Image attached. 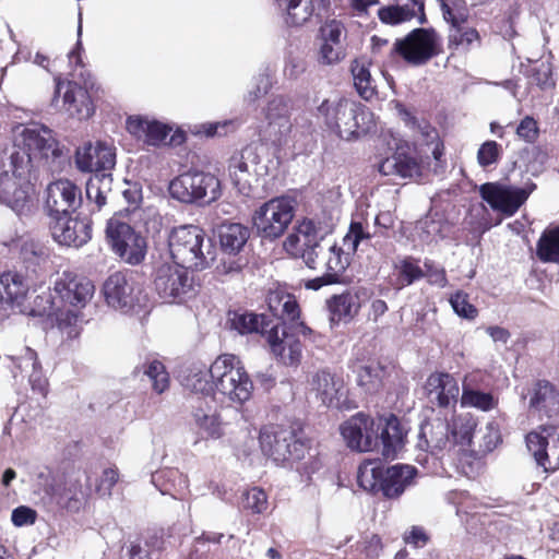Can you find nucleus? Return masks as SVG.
I'll return each instance as SVG.
<instances>
[{"mask_svg": "<svg viewBox=\"0 0 559 559\" xmlns=\"http://www.w3.org/2000/svg\"><path fill=\"white\" fill-rule=\"evenodd\" d=\"M53 294L52 300L49 296H37L36 308L32 313L51 318L68 337L78 336L86 322L81 309L91 302L95 294L93 282L83 275L64 271L53 283Z\"/></svg>", "mask_w": 559, "mask_h": 559, "instance_id": "obj_1", "label": "nucleus"}, {"mask_svg": "<svg viewBox=\"0 0 559 559\" xmlns=\"http://www.w3.org/2000/svg\"><path fill=\"white\" fill-rule=\"evenodd\" d=\"M12 141V146L0 153V163L5 168L8 162L11 171L20 177L29 175L37 164L56 163L64 157L53 131L38 122L15 126Z\"/></svg>", "mask_w": 559, "mask_h": 559, "instance_id": "obj_2", "label": "nucleus"}, {"mask_svg": "<svg viewBox=\"0 0 559 559\" xmlns=\"http://www.w3.org/2000/svg\"><path fill=\"white\" fill-rule=\"evenodd\" d=\"M348 449L372 452L381 448L385 459H394L404 447L405 431L395 415L372 417L365 413L350 416L340 426Z\"/></svg>", "mask_w": 559, "mask_h": 559, "instance_id": "obj_3", "label": "nucleus"}, {"mask_svg": "<svg viewBox=\"0 0 559 559\" xmlns=\"http://www.w3.org/2000/svg\"><path fill=\"white\" fill-rule=\"evenodd\" d=\"M317 117L346 141L358 139L376 128L373 114L366 106L345 97L324 99L317 108Z\"/></svg>", "mask_w": 559, "mask_h": 559, "instance_id": "obj_4", "label": "nucleus"}, {"mask_svg": "<svg viewBox=\"0 0 559 559\" xmlns=\"http://www.w3.org/2000/svg\"><path fill=\"white\" fill-rule=\"evenodd\" d=\"M209 372L216 394L237 405H242L251 399L253 382L238 356L219 355L210 366Z\"/></svg>", "mask_w": 559, "mask_h": 559, "instance_id": "obj_5", "label": "nucleus"}, {"mask_svg": "<svg viewBox=\"0 0 559 559\" xmlns=\"http://www.w3.org/2000/svg\"><path fill=\"white\" fill-rule=\"evenodd\" d=\"M169 253L175 263L194 270H204L214 260L212 242L195 225H182L171 229L168 236Z\"/></svg>", "mask_w": 559, "mask_h": 559, "instance_id": "obj_6", "label": "nucleus"}, {"mask_svg": "<svg viewBox=\"0 0 559 559\" xmlns=\"http://www.w3.org/2000/svg\"><path fill=\"white\" fill-rule=\"evenodd\" d=\"M173 199L182 203H211L222 194L219 179L204 171H187L174 178L168 186Z\"/></svg>", "mask_w": 559, "mask_h": 559, "instance_id": "obj_7", "label": "nucleus"}, {"mask_svg": "<svg viewBox=\"0 0 559 559\" xmlns=\"http://www.w3.org/2000/svg\"><path fill=\"white\" fill-rule=\"evenodd\" d=\"M295 216V201L288 197H277L263 203L252 216L253 227L264 239L280 238Z\"/></svg>", "mask_w": 559, "mask_h": 559, "instance_id": "obj_8", "label": "nucleus"}, {"mask_svg": "<svg viewBox=\"0 0 559 559\" xmlns=\"http://www.w3.org/2000/svg\"><path fill=\"white\" fill-rule=\"evenodd\" d=\"M259 439L262 452L276 464L299 461L307 452L305 442L290 429L277 426L264 427Z\"/></svg>", "mask_w": 559, "mask_h": 559, "instance_id": "obj_9", "label": "nucleus"}, {"mask_svg": "<svg viewBox=\"0 0 559 559\" xmlns=\"http://www.w3.org/2000/svg\"><path fill=\"white\" fill-rule=\"evenodd\" d=\"M106 237L112 251L124 262L136 265L144 260L146 240L128 223L117 217L110 218L106 226Z\"/></svg>", "mask_w": 559, "mask_h": 559, "instance_id": "obj_10", "label": "nucleus"}, {"mask_svg": "<svg viewBox=\"0 0 559 559\" xmlns=\"http://www.w3.org/2000/svg\"><path fill=\"white\" fill-rule=\"evenodd\" d=\"M103 293L108 306L122 312L142 308L147 301L142 285L122 272H116L105 281Z\"/></svg>", "mask_w": 559, "mask_h": 559, "instance_id": "obj_11", "label": "nucleus"}, {"mask_svg": "<svg viewBox=\"0 0 559 559\" xmlns=\"http://www.w3.org/2000/svg\"><path fill=\"white\" fill-rule=\"evenodd\" d=\"M393 51L412 66H423L440 52V37L433 28H415L396 39Z\"/></svg>", "mask_w": 559, "mask_h": 559, "instance_id": "obj_12", "label": "nucleus"}, {"mask_svg": "<svg viewBox=\"0 0 559 559\" xmlns=\"http://www.w3.org/2000/svg\"><path fill=\"white\" fill-rule=\"evenodd\" d=\"M535 189L534 182H527L521 188L500 182H487L480 186L479 192L493 211L512 216Z\"/></svg>", "mask_w": 559, "mask_h": 559, "instance_id": "obj_13", "label": "nucleus"}, {"mask_svg": "<svg viewBox=\"0 0 559 559\" xmlns=\"http://www.w3.org/2000/svg\"><path fill=\"white\" fill-rule=\"evenodd\" d=\"M189 267L181 264H162L156 270L154 287L160 298L167 301H182L194 293L193 278Z\"/></svg>", "mask_w": 559, "mask_h": 559, "instance_id": "obj_14", "label": "nucleus"}, {"mask_svg": "<svg viewBox=\"0 0 559 559\" xmlns=\"http://www.w3.org/2000/svg\"><path fill=\"white\" fill-rule=\"evenodd\" d=\"M369 238L370 234L365 230L364 226L360 223L353 222L348 233L343 238V245L347 249V252H344L343 248L335 243H329L323 262L324 273H326L331 280L338 282L340 276L349 265L350 252L356 251L361 240Z\"/></svg>", "mask_w": 559, "mask_h": 559, "instance_id": "obj_15", "label": "nucleus"}, {"mask_svg": "<svg viewBox=\"0 0 559 559\" xmlns=\"http://www.w3.org/2000/svg\"><path fill=\"white\" fill-rule=\"evenodd\" d=\"M526 445L545 472L559 469V426H544L526 435Z\"/></svg>", "mask_w": 559, "mask_h": 559, "instance_id": "obj_16", "label": "nucleus"}, {"mask_svg": "<svg viewBox=\"0 0 559 559\" xmlns=\"http://www.w3.org/2000/svg\"><path fill=\"white\" fill-rule=\"evenodd\" d=\"M309 392L326 407H347L348 390L344 380L326 369L318 370L311 374Z\"/></svg>", "mask_w": 559, "mask_h": 559, "instance_id": "obj_17", "label": "nucleus"}, {"mask_svg": "<svg viewBox=\"0 0 559 559\" xmlns=\"http://www.w3.org/2000/svg\"><path fill=\"white\" fill-rule=\"evenodd\" d=\"M27 175L17 176L11 169H4L0 175V201L22 215L33 209V187Z\"/></svg>", "mask_w": 559, "mask_h": 559, "instance_id": "obj_18", "label": "nucleus"}, {"mask_svg": "<svg viewBox=\"0 0 559 559\" xmlns=\"http://www.w3.org/2000/svg\"><path fill=\"white\" fill-rule=\"evenodd\" d=\"M442 16L450 24L448 36L450 48L469 49L480 43V36L476 28L467 25L468 14L464 9H456L448 0H439Z\"/></svg>", "mask_w": 559, "mask_h": 559, "instance_id": "obj_19", "label": "nucleus"}, {"mask_svg": "<svg viewBox=\"0 0 559 559\" xmlns=\"http://www.w3.org/2000/svg\"><path fill=\"white\" fill-rule=\"evenodd\" d=\"M39 488L47 503L56 504L69 511H78L81 507L83 492L78 481H66L61 477L40 475Z\"/></svg>", "mask_w": 559, "mask_h": 559, "instance_id": "obj_20", "label": "nucleus"}, {"mask_svg": "<svg viewBox=\"0 0 559 559\" xmlns=\"http://www.w3.org/2000/svg\"><path fill=\"white\" fill-rule=\"evenodd\" d=\"M75 165L83 173L102 174L116 165L115 147L107 142L86 143L75 153Z\"/></svg>", "mask_w": 559, "mask_h": 559, "instance_id": "obj_21", "label": "nucleus"}, {"mask_svg": "<svg viewBox=\"0 0 559 559\" xmlns=\"http://www.w3.org/2000/svg\"><path fill=\"white\" fill-rule=\"evenodd\" d=\"M56 90L52 102H57L63 91L62 104L64 110L79 120L88 119L94 114V106L86 88L73 81L55 79Z\"/></svg>", "mask_w": 559, "mask_h": 559, "instance_id": "obj_22", "label": "nucleus"}, {"mask_svg": "<svg viewBox=\"0 0 559 559\" xmlns=\"http://www.w3.org/2000/svg\"><path fill=\"white\" fill-rule=\"evenodd\" d=\"M46 193V207L53 216L68 215L79 209L82 203L80 188L69 179L51 182Z\"/></svg>", "mask_w": 559, "mask_h": 559, "instance_id": "obj_23", "label": "nucleus"}, {"mask_svg": "<svg viewBox=\"0 0 559 559\" xmlns=\"http://www.w3.org/2000/svg\"><path fill=\"white\" fill-rule=\"evenodd\" d=\"M267 344L275 358L285 366L297 367L302 358L299 337L285 328L273 326L266 335Z\"/></svg>", "mask_w": 559, "mask_h": 559, "instance_id": "obj_24", "label": "nucleus"}, {"mask_svg": "<svg viewBox=\"0 0 559 559\" xmlns=\"http://www.w3.org/2000/svg\"><path fill=\"white\" fill-rule=\"evenodd\" d=\"M53 239L67 247H82L92 237V228L88 221L68 215L56 216L52 226Z\"/></svg>", "mask_w": 559, "mask_h": 559, "instance_id": "obj_25", "label": "nucleus"}, {"mask_svg": "<svg viewBox=\"0 0 559 559\" xmlns=\"http://www.w3.org/2000/svg\"><path fill=\"white\" fill-rule=\"evenodd\" d=\"M381 23L396 26L416 20L418 24L427 22L425 0H394L393 4L381 7L378 10Z\"/></svg>", "mask_w": 559, "mask_h": 559, "instance_id": "obj_26", "label": "nucleus"}, {"mask_svg": "<svg viewBox=\"0 0 559 559\" xmlns=\"http://www.w3.org/2000/svg\"><path fill=\"white\" fill-rule=\"evenodd\" d=\"M522 397L528 399L530 413L537 414L539 418L551 417L559 411V392L546 380L534 382Z\"/></svg>", "mask_w": 559, "mask_h": 559, "instance_id": "obj_27", "label": "nucleus"}, {"mask_svg": "<svg viewBox=\"0 0 559 559\" xmlns=\"http://www.w3.org/2000/svg\"><path fill=\"white\" fill-rule=\"evenodd\" d=\"M259 162V154L253 146H247L230 157L228 174L233 185L240 193L248 194L250 192V179L257 173L255 166Z\"/></svg>", "mask_w": 559, "mask_h": 559, "instance_id": "obj_28", "label": "nucleus"}, {"mask_svg": "<svg viewBox=\"0 0 559 559\" xmlns=\"http://www.w3.org/2000/svg\"><path fill=\"white\" fill-rule=\"evenodd\" d=\"M425 390L429 401L440 408H454L460 388L455 378L447 372L431 373L426 381Z\"/></svg>", "mask_w": 559, "mask_h": 559, "instance_id": "obj_29", "label": "nucleus"}, {"mask_svg": "<svg viewBox=\"0 0 559 559\" xmlns=\"http://www.w3.org/2000/svg\"><path fill=\"white\" fill-rule=\"evenodd\" d=\"M320 234H323L321 223L312 218H302L285 238L283 248L293 258H300L308 247L320 238Z\"/></svg>", "mask_w": 559, "mask_h": 559, "instance_id": "obj_30", "label": "nucleus"}, {"mask_svg": "<svg viewBox=\"0 0 559 559\" xmlns=\"http://www.w3.org/2000/svg\"><path fill=\"white\" fill-rule=\"evenodd\" d=\"M127 130L139 141L152 146L166 143L171 127L160 121L142 116H131L127 119Z\"/></svg>", "mask_w": 559, "mask_h": 559, "instance_id": "obj_31", "label": "nucleus"}, {"mask_svg": "<svg viewBox=\"0 0 559 559\" xmlns=\"http://www.w3.org/2000/svg\"><path fill=\"white\" fill-rule=\"evenodd\" d=\"M153 485L162 495L183 500L189 491V479L177 468H165L152 475Z\"/></svg>", "mask_w": 559, "mask_h": 559, "instance_id": "obj_32", "label": "nucleus"}, {"mask_svg": "<svg viewBox=\"0 0 559 559\" xmlns=\"http://www.w3.org/2000/svg\"><path fill=\"white\" fill-rule=\"evenodd\" d=\"M288 102L283 96L273 97L266 107L265 118L269 122V132L280 143L292 131V123L288 116Z\"/></svg>", "mask_w": 559, "mask_h": 559, "instance_id": "obj_33", "label": "nucleus"}, {"mask_svg": "<svg viewBox=\"0 0 559 559\" xmlns=\"http://www.w3.org/2000/svg\"><path fill=\"white\" fill-rule=\"evenodd\" d=\"M416 468L411 465L396 464L388 467L381 481V491L388 498H397L412 485Z\"/></svg>", "mask_w": 559, "mask_h": 559, "instance_id": "obj_34", "label": "nucleus"}, {"mask_svg": "<svg viewBox=\"0 0 559 559\" xmlns=\"http://www.w3.org/2000/svg\"><path fill=\"white\" fill-rule=\"evenodd\" d=\"M379 171L384 176L412 179L420 175V166L414 157L395 152L379 164Z\"/></svg>", "mask_w": 559, "mask_h": 559, "instance_id": "obj_35", "label": "nucleus"}, {"mask_svg": "<svg viewBox=\"0 0 559 559\" xmlns=\"http://www.w3.org/2000/svg\"><path fill=\"white\" fill-rule=\"evenodd\" d=\"M360 299L356 293L345 292L328 300L330 320L333 323L350 321L360 309Z\"/></svg>", "mask_w": 559, "mask_h": 559, "instance_id": "obj_36", "label": "nucleus"}, {"mask_svg": "<svg viewBox=\"0 0 559 559\" xmlns=\"http://www.w3.org/2000/svg\"><path fill=\"white\" fill-rule=\"evenodd\" d=\"M267 306L273 316L283 322L295 323L300 316V309L295 296L283 290H272L266 298Z\"/></svg>", "mask_w": 559, "mask_h": 559, "instance_id": "obj_37", "label": "nucleus"}, {"mask_svg": "<svg viewBox=\"0 0 559 559\" xmlns=\"http://www.w3.org/2000/svg\"><path fill=\"white\" fill-rule=\"evenodd\" d=\"M199 435L205 439H219L224 436V424L217 412L211 407L197 406L192 413Z\"/></svg>", "mask_w": 559, "mask_h": 559, "instance_id": "obj_38", "label": "nucleus"}, {"mask_svg": "<svg viewBox=\"0 0 559 559\" xmlns=\"http://www.w3.org/2000/svg\"><path fill=\"white\" fill-rule=\"evenodd\" d=\"M355 90L361 98L370 100L377 93L376 81L370 72V62L365 58L355 59L350 66Z\"/></svg>", "mask_w": 559, "mask_h": 559, "instance_id": "obj_39", "label": "nucleus"}, {"mask_svg": "<svg viewBox=\"0 0 559 559\" xmlns=\"http://www.w3.org/2000/svg\"><path fill=\"white\" fill-rule=\"evenodd\" d=\"M134 376L141 381H150L153 391L164 393L169 386V374L165 366L156 360H146L134 369Z\"/></svg>", "mask_w": 559, "mask_h": 559, "instance_id": "obj_40", "label": "nucleus"}, {"mask_svg": "<svg viewBox=\"0 0 559 559\" xmlns=\"http://www.w3.org/2000/svg\"><path fill=\"white\" fill-rule=\"evenodd\" d=\"M28 285L24 277L16 272H5L0 275V301L8 305H20L26 296Z\"/></svg>", "mask_w": 559, "mask_h": 559, "instance_id": "obj_41", "label": "nucleus"}, {"mask_svg": "<svg viewBox=\"0 0 559 559\" xmlns=\"http://www.w3.org/2000/svg\"><path fill=\"white\" fill-rule=\"evenodd\" d=\"M427 428H429V425L421 426L419 441L417 443L419 449L424 451H441L445 449L450 443H453L448 424L445 425L439 421L437 425H431L429 429L430 440L427 439Z\"/></svg>", "mask_w": 559, "mask_h": 559, "instance_id": "obj_42", "label": "nucleus"}, {"mask_svg": "<svg viewBox=\"0 0 559 559\" xmlns=\"http://www.w3.org/2000/svg\"><path fill=\"white\" fill-rule=\"evenodd\" d=\"M249 238V230L241 224H224L219 229V242L223 250L235 254L239 252Z\"/></svg>", "mask_w": 559, "mask_h": 559, "instance_id": "obj_43", "label": "nucleus"}, {"mask_svg": "<svg viewBox=\"0 0 559 559\" xmlns=\"http://www.w3.org/2000/svg\"><path fill=\"white\" fill-rule=\"evenodd\" d=\"M384 472L380 460H365L358 467L357 481L366 491L381 490Z\"/></svg>", "mask_w": 559, "mask_h": 559, "instance_id": "obj_44", "label": "nucleus"}, {"mask_svg": "<svg viewBox=\"0 0 559 559\" xmlns=\"http://www.w3.org/2000/svg\"><path fill=\"white\" fill-rule=\"evenodd\" d=\"M467 378L463 381L461 395L462 407H474L481 412H490L498 406V397L488 392L472 389L467 383Z\"/></svg>", "mask_w": 559, "mask_h": 559, "instance_id": "obj_45", "label": "nucleus"}, {"mask_svg": "<svg viewBox=\"0 0 559 559\" xmlns=\"http://www.w3.org/2000/svg\"><path fill=\"white\" fill-rule=\"evenodd\" d=\"M112 177L109 173L94 174L86 183V198L100 210L107 201L111 190Z\"/></svg>", "mask_w": 559, "mask_h": 559, "instance_id": "obj_46", "label": "nucleus"}, {"mask_svg": "<svg viewBox=\"0 0 559 559\" xmlns=\"http://www.w3.org/2000/svg\"><path fill=\"white\" fill-rule=\"evenodd\" d=\"M354 371L357 373L358 385L366 392H374L381 386L384 370L379 362L369 361L356 365Z\"/></svg>", "mask_w": 559, "mask_h": 559, "instance_id": "obj_47", "label": "nucleus"}, {"mask_svg": "<svg viewBox=\"0 0 559 559\" xmlns=\"http://www.w3.org/2000/svg\"><path fill=\"white\" fill-rule=\"evenodd\" d=\"M543 262L559 263V227H548L542 234L536 249Z\"/></svg>", "mask_w": 559, "mask_h": 559, "instance_id": "obj_48", "label": "nucleus"}, {"mask_svg": "<svg viewBox=\"0 0 559 559\" xmlns=\"http://www.w3.org/2000/svg\"><path fill=\"white\" fill-rule=\"evenodd\" d=\"M448 425L453 443L469 444L477 423L472 415L463 414L454 416Z\"/></svg>", "mask_w": 559, "mask_h": 559, "instance_id": "obj_49", "label": "nucleus"}, {"mask_svg": "<svg viewBox=\"0 0 559 559\" xmlns=\"http://www.w3.org/2000/svg\"><path fill=\"white\" fill-rule=\"evenodd\" d=\"M228 321L231 330H235L241 335L263 332V318L255 313L234 311L229 313Z\"/></svg>", "mask_w": 559, "mask_h": 559, "instance_id": "obj_50", "label": "nucleus"}, {"mask_svg": "<svg viewBox=\"0 0 559 559\" xmlns=\"http://www.w3.org/2000/svg\"><path fill=\"white\" fill-rule=\"evenodd\" d=\"M185 386L195 393H201L204 396L212 399L216 395L213 379L210 377L209 370H194L191 371L183 381Z\"/></svg>", "mask_w": 559, "mask_h": 559, "instance_id": "obj_51", "label": "nucleus"}, {"mask_svg": "<svg viewBox=\"0 0 559 559\" xmlns=\"http://www.w3.org/2000/svg\"><path fill=\"white\" fill-rule=\"evenodd\" d=\"M280 9L286 12L285 21L293 26L302 25L313 13L310 0H289L288 4Z\"/></svg>", "mask_w": 559, "mask_h": 559, "instance_id": "obj_52", "label": "nucleus"}, {"mask_svg": "<svg viewBox=\"0 0 559 559\" xmlns=\"http://www.w3.org/2000/svg\"><path fill=\"white\" fill-rule=\"evenodd\" d=\"M395 269L399 272L397 277L393 283V286L396 289H402L424 277V271L418 263L411 258L402 260L395 265Z\"/></svg>", "mask_w": 559, "mask_h": 559, "instance_id": "obj_53", "label": "nucleus"}, {"mask_svg": "<svg viewBox=\"0 0 559 559\" xmlns=\"http://www.w3.org/2000/svg\"><path fill=\"white\" fill-rule=\"evenodd\" d=\"M328 246L329 242L324 241L323 234H320V238L316 239L314 243L310 245L300 258L309 269L323 270Z\"/></svg>", "mask_w": 559, "mask_h": 559, "instance_id": "obj_54", "label": "nucleus"}, {"mask_svg": "<svg viewBox=\"0 0 559 559\" xmlns=\"http://www.w3.org/2000/svg\"><path fill=\"white\" fill-rule=\"evenodd\" d=\"M417 230L420 231L419 237L424 242L430 243L443 237V224L440 219L426 217L418 222Z\"/></svg>", "mask_w": 559, "mask_h": 559, "instance_id": "obj_55", "label": "nucleus"}, {"mask_svg": "<svg viewBox=\"0 0 559 559\" xmlns=\"http://www.w3.org/2000/svg\"><path fill=\"white\" fill-rule=\"evenodd\" d=\"M454 312L464 319H475L477 309L468 301V296L463 292H456L450 298Z\"/></svg>", "mask_w": 559, "mask_h": 559, "instance_id": "obj_56", "label": "nucleus"}, {"mask_svg": "<svg viewBox=\"0 0 559 559\" xmlns=\"http://www.w3.org/2000/svg\"><path fill=\"white\" fill-rule=\"evenodd\" d=\"M21 254L24 261L35 264H40L48 258L47 249L33 240L23 241L21 246Z\"/></svg>", "mask_w": 559, "mask_h": 559, "instance_id": "obj_57", "label": "nucleus"}, {"mask_svg": "<svg viewBox=\"0 0 559 559\" xmlns=\"http://www.w3.org/2000/svg\"><path fill=\"white\" fill-rule=\"evenodd\" d=\"M525 158L527 160V170L532 175L536 176L544 170L548 159V154L542 147L533 146L530 150L525 151Z\"/></svg>", "mask_w": 559, "mask_h": 559, "instance_id": "obj_58", "label": "nucleus"}, {"mask_svg": "<svg viewBox=\"0 0 559 559\" xmlns=\"http://www.w3.org/2000/svg\"><path fill=\"white\" fill-rule=\"evenodd\" d=\"M501 154L500 145L495 141H486L483 143L477 152V162L481 167H487L496 164Z\"/></svg>", "mask_w": 559, "mask_h": 559, "instance_id": "obj_59", "label": "nucleus"}, {"mask_svg": "<svg viewBox=\"0 0 559 559\" xmlns=\"http://www.w3.org/2000/svg\"><path fill=\"white\" fill-rule=\"evenodd\" d=\"M243 504L253 513H262L267 508L266 493L262 489L252 488L246 492Z\"/></svg>", "mask_w": 559, "mask_h": 559, "instance_id": "obj_60", "label": "nucleus"}, {"mask_svg": "<svg viewBox=\"0 0 559 559\" xmlns=\"http://www.w3.org/2000/svg\"><path fill=\"white\" fill-rule=\"evenodd\" d=\"M119 480V471L117 467H107L103 471L98 484L96 485L97 492L103 497L111 495L114 486Z\"/></svg>", "mask_w": 559, "mask_h": 559, "instance_id": "obj_61", "label": "nucleus"}, {"mask_svg": "<svg viewBox=\"0 0 559 559\" xmlns=\"http://www.w3.org/2000/svg\"><path fill=\"white\" fill-rule=\"evenodd\" d=\"M272 87V80L269 74L261 73L254 78L253 85L249 90L247 100L253 103L267 94Z\"/></svg>", "mask_w": 559, "mask_h": 559, "instance_id": "obj_62", "label": "nucleus"}, {"mask_svg": "<svg viewBox=\"0 0 559 559\" xmlns=\"http://www.w3.org/2000/svg\"><path fill=\"white\" fill-rule=\"evenodd\" d=\"M11 359L15 368L25 373L31 372V370L40 365L37 359V354L29 347H25L22 355L13 356Z\"/></svg>", "mask_w": 559, "mask_h": 559, "instance_id": "obj_63", "label": "nucleus"}, {"mask_svg": "<svg viewBox=\"0 0 559 559\" xmlns=\"http://www.w3.org/2000/svg\"><path fill=\"white\" fill-rule=\"evenodd\" d=\"M342 58L343 52L341 46L323 40L319 50V61L321 63L334 64L337 63Z\"/></svg>", "mask_w": 559, "mask_h": 559, "instance_id": "obj_64", "label": "nucleus"}]
</instances>
